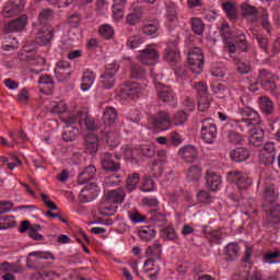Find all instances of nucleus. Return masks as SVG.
<instances>
[{"instance_id": "obj_50", "label": "nucleus", "mask_w": 280, "mask_h": 280, "mask_svg": "<svg viewBox=\"0 0 280 280\" xmlns=\"http://www.w3.org/2000/svg\"><path fill=\"white\" fill-rule=\"evenodd\" d=\"M128 215H129V220H131L133 224H141V222H145V220H148V217L141 214L137 210L129 211Z\"/></svg>"}, {"instance_id": "obj_31", "label": "nucleus", "mask_w": 280, "mask_h": 280, "mask_svg": "<svg viewBox=\"0 0 280 280\" xmlns=\"http://www.w3.org/2000/svg\"><path fill=\"white\" fill-rule=\"evenodd\" d=\"M203 235L210 244H222V237L224 236L220 230L208 231L207 228L203 229Z\"/></svg>"}, {"instance_id": "obj_17", "label": "nucleus", "mask_w": 280, "mask_h": 280, "mask_svg": "<svg viewBox=\"0 0 280 280\" xmlns=\"http://www.w3.org/2000/svg\"><path fill=\"white\" fill-rule=\"evenodd\" d=\"M125 198L126 192H124V189L121 188L109 190L105 194V202H108L109 205H121Z\"/></svg>"}, {"instance_id": "obj_19", "label": "nucleus", "mask_w": 280, "mask_h": 280, "mask_svg": "<svg viewBox=\"0 0 280 280\" xmlns=\"http://www.w3.org/2000/svg\"><path fill=\"white\" fill-rule=\"evenodd\" d=\"M143 19V8L136 7L133 8L127 15H126V23L127 25H131L135 27L141 23Z\"/></svg>"}, {"instance_id": "obj_30", "label": "nucleus", "mask_w": 280, "mask_h": 280, "mask_svg": "<svg viewBox=\"0 0 280 280\" xmlns=\"http://www.w3.org/2000/svg\"><path fill=\"white\" fill-rule=\"evenodd\" d=\"M240 256V245L237 243H230L225 247L226 261H235Z\"/></svg>"}, {"instance_id": "obj_52", "label": "nucleus", "mask_w": 280, "mask_h": 280, "mask_svg": "<svg viewBox=\"0 0 280 280\" xmlns=\"http://www.w3.org/2000/svg\"><path fill=\"white\" fill-rule=\"evenodd\" d=\"M241 10L244 19H248V16H257L258 13L257 8L250 4H242Z\"/></svg>"}, {"instance_id": "obj_28", "label": "nucleus", "mask_w": 280, "mask_h": 280, "mask_svg": "<svg viewBox=\"0 0 280 280\" xmlns=\"http://www.w3.org/2000/svg\"><path fill=\"white\" fill-rule=\"evenodd\" d=\"M79 124H84L88 130H97V124H95V119L89 115L86 112H79Z\"/></svg>"}, {"instance_id": "obj_18", "label": "nucleus", "mask_w": 280, "mask_h": 280, "mask_svg": "<svg viewBox=\"0 0 280 280\" xmlns=\"http://www.w3.org/2000/svg\"><path fill=\"white\" fill-rule=\"evenodd\" d=\"M52 38H54V30L44 27L37 32L35 43L37 45H40L42 47H45L46 45H49L51 43Z\"/></svg>"}, {"instance_id": "obj_2", "label": "nucleus", "mask_w": 280, "mask_h": 280, "mask_svg": "<svg viewBox=\"0 0 280 280\" xmlns=\"http://www.w3.org/2000/svg\"><path fill=\"white\" fill-rule=\"evenodd\" d=\"M139 93H141V85L138 82L125 81L118 88V95L122 100L139 97Z\"/></svg>"}, {"instance_id": "obj_25", "label": "nucleus", "mask_w": 280, "mask_h": 280, "mask_svg": "<svg viewBox=\"0 0 280 280\" xmlns=\"http://www.w3.org/2000/svg\"><path fill=\"white\" fill-rule=\"evenodd\" d=\"M22 0H19V2H11L3 9V16L5 19H10L12 16H16L23 10V3H21Z\"/></svg>"}, {"instance_id": "obj_1", "label": "nucleus", "mask_w": 280, "mask_h": 280, "mask_svg": "<svg viewBox=\"0 0 280 280\" xmlns=\"http://www.w3.org/2000/svg\"><path fill=\"white\" fill-rule=\"evenodd\" d=\"M188 65L190 67V71L199 75L202 73V69H205V55L202 54V49L192 48L188 54Z\"/></svg>"}, {"instance_id": "obj_23", "label": "nucleus", "mask_w": 280, "mask_h": 280, "mask_svg": "<svg viewBox=\"0 0 280 280\" xmlns=\"http://www.w3.org/2000/svg\"><path fill=\"white\" fill-rule=\"evenodd\" d=\"M265 131L264 129L256 127L249 130V143L259 148L264 143Z\"/></svg>"}, {"instance_id": "obj_11", "label": "nucleus", "mask_w": 280, "mask_h": 280, "mask_svg": "<svg viewBox=\"0 0 280 280\" xmlns=\"http://www.w3.org/2000/svg\"><path fill=\"white\" fill-rule=\"evenodd\" d=\"M27 26V16L21 15L20 18L12 20L3 27L4 34H12L14 32H21Z\"/></svg>"}, {"instance_id": "obj_45", "label": "nucleus", "mask_w": 280, "mask_h": 280, "mask_svg": "<svg viewBox=\"0 0 280 280\" xmlns=\"http://www.w3.org/2000/svg\"><path fill=\"white\" fill-rule=\"evenodd\" d=\"M197 104L198 109L201 113H205V110H207L211 106V96L209 94H206L203 96H197Z\"/></svg>"}, {"instance_id": "obj_37", "label": "nucleus", "mask_w": 280, "mask_h": 280, "mask_svg": "<svg viewBox=\"0 0 280 280\" xmlns=\"http://www.w3.org/2000/svg\"><path fill=\"white\" fill-rule=\"evenodd\" d=\"M78 135H80V130L73 126H66V129L62 133L63 141H75L78 139Z\"/></svg>"}, {"instance_id": "obj_44", "label": "nucleus", "mask_w": 280, "mask_h": 280, "mask_svg": "<svg viewBox=\"0 0 280 280\" xmlns=\"http://www.w3.org/2000/svg\"><path fill=\"white\" fill-rule=\"evenodd\" d=\"M156 235V230L152 229L151 226H144L142 230L139 231V237L143 240V242H150L154 240Z\"/></svg>"}, {"instance_id": "obj_57", "label": "nucleus", "mask_w": 280, "mask_h": 280, "mask_svg": "<svg viewBox=\"0 0 280 280\" xmlns=\"http://www.w3.org/2000/svg\"><path fill=\"white\" fill-rule=\"evenodd\" d=\"M103 89H113L115 86V77L106 74L105 72L101 75Z\"/></svg>"}, {"instance_id": "obj_40", "label": "nucleus", "mask_w": 280, "mask_h": 280, "mask_svg": "<svg viewBox=\"0 0 280 280\" xmlns=\"http://www.w3.org/2000/svg\"><path fill=\"white\" fill-rule=\"evenodd\" d=\"M187 119H189V115H187L185 110H178L171 118V124H173V126H184Z\"/></svg>"}, {"instance_id": "obj_64", "label": "nucleus", "mask_w": 280, "mask_h": 280, "mask_svg": "<svg viewBox=\"0 0 280 280\" xmlns=\"http://www.w3.org/2000/svg\"><path fill=\"white\" fill-rule=\"evenodd\" d=\"M270 218H273V220H277L280 222V205H276L272 208L268 209V212H266Z\"/></svg>"}, {"instance_id": "obj_27", "label": "nucleus", "mask_w": 280, "mask_h": 280, "mask_svg": "<svg viewBox=\"0 0 280 280\" xmlns=\"http://www.w3.org/2000/svg\"><path fill=\"white\" fill-rule=\"evenodd\" d=\"M149 222L155 226H165L167 224V215L156 210L150 211Z\"/></svg>"}, {"instance_id": "obj_3", "label": "nucleus", "mask_w": 280, "mask_h": 280, "mask_svg": "<svg viewBox=\"0 0 280 280\" xmlns=\"http://www.w3.org/2000/svg\"><path fill=\"white\" fill-rule=\"evenodd\" d=\"M155 89L158 91V98L163 104H176V93L171 86H167L159 81H154Z\"/></svg>"}, {"instance_id": "obj_26", "label": "nucleus", "mask_w": 280, "mask_h": 280, "mask_svg": "<svg viewBox=\"0 0 280 280\" xmlns=\"http://www.w3.org/2000/svg\"><path fill=\"white\" fill-rule=\"evenodd\" d=\"M230 156L235 163H242L250 158V152L246 148H236L231 151Z\"/></svg>"}, {"instance_id": "obj_53", "label": "nucleus", "mask_w": 280, "mask_h": 280, "mask_svg": "<svg viewBox=\"0 0 280 280\" xmlns=\"http://www.w3.org/2000/svg\"><path fill=\"white\" fill-rule=\"evenodd\" d=\"M54 19V10L51 9H44L38 15V21L42 25H45L47 21H51Z\"/></svg>"}, {"instance_id": "obj_54", "label": "nucleus", "mask_w": 280, "mask_h": 280, "mask_svg": "<svg viewBox=\"0 0 280 280\" xmlns=\"http://www.w3.org/2000/svg\"><path fill=\"white\" fill-rule=\"evenodd\" d=\"M194 89L197 92V97L209 95V88L207 86V83L202 81L194 83Z\"/></svg>"}, {"instance_id": "obj_43", "label": "nucleus", "mask_w": 280, "mask_h": 280, "mask_svg": "<svg viewBox=\"0 0 280 280\" xmlns=\"http://www.w3.org/2000/svg\"><path fill=\"white\" fill-rule=\"evenodd\" d=\"M166 21L168 23L178 21V12L176 11V4H174V2L168 3L166 7Z\"/></svg>"}, {"instance_id": "obj_7", "label": "nucleus", "mask_w": 280, "mask_h": 280, "mask_svg": "<svg viewBox=\"0 0 280 280\" xmlns=\"http://www.w3.org/2000/svg\"><path fill=\"white\" fill-rule=\"evenodd\" d=\"M277 159V147H275V142H267L264 144L261 153L259 155V162L262 165H272Z\"/></svg>"}, {"instance_id": "obj_33", "label": "nucleus", "mask_w": 280, "mask_h": 280, "mask_svg": "<svg viewBox=\"0 0 280 280\" xmlns=\"http://www.w3.org/2000/svg\"><path fill=\"white\" fill-rule=\"evenodd\" d=\"M222 8L226 13V16L231 21H237V7L231 1H226L222 3Z\"/></svg>"}, {"instance_id": "obj_42", "label": "nucleus", "mask_w": 280, "mask_h": 280, "mask_svg": "<svg viewBox=\"0 0 280 280\" xmlns=\"http://www.w3.org/2000/svg\"><path fill=\"white\" fill-rule=\"evenodd\" d=\"M159 32V22L156 21H149L144 23L142 27V34H145L147 36H154Z\"/></svg>"}, {"instance_id": "obj_35", "label": "nucleus", "mask_w": 280, "mask_h": 280, "mask_svg": "<svg viewBox=\"0 0 280 280\" xmlns=\"http://www.w3.org/2000/svg\"><path fill=\"white\" fill-rule=\"evenodd\" d=\"M259 104H260V110H262L265 115H272L275 110V104H272V101L269 97L267 96L260 97Z\"/></svg>"}, {"instance_id": "obj_46", "label": "nucleus", "mask_w": 280, "mask_h": 280, "mask_svg": "<svg viewBox=\"0 0 280 280\" xmlns=\"http://www.w3.org/2000/svg\"><path fill=\"white\" fill-rule=\"evenodd\" d=\"M105 141L108 148H117L119 145V133L115 131H108L105 135Z\"/></svg>"}, {"instance_id": "obj_41", "label": "nucleus", "mask_w": 280, "mask_h": 280, "mask_svg": "<svg viewBox=\"0 0 280 280\" xmlns=\"http://www.w3.org/2000/svg\"><path fill=\"white\" fill-rule=\"evenodd\" d=\"M232 280H264V276L260 272H254L248 277V271H240L233 276Z\"/></svg>"}, {"instance_id": "obj_9", "label": "nucleus", "mask_w": 280, "mask_h": 280, "mask_svg": "<svg viewBox=\"0 0 280 280\" xmlns=\"http://www.w3.org/2000/svg\"><path fill=\"white\" fill-rule=\"evenodd\" d=\"M258 80L265 91H270L271 93L277 91V78L268 70H261L258 74Z\"/></svg>"}, {"instance_id": "obj_49", "label": "nucleus", "mask_w": 280, "mask_h": 280, "mask_svg": "<svg viewBox=\"0 0 280 280\" xmlns=\"http://www.w3.org/2000/svg\"><path fill=\"white\" fill-rule=\"evenodd\" d=\"M238 189H248L253 185V179L248 175L241 173L238 180L236 182Z\"/></svg>"}, {"instance_id": "obj_15", "label": "nucleus", "mask_w": 280, "mask_h": 280, "mask_svg": "<svg viewBox=\"0 0 280 280\" xmlns=\"http://www.w3.org/2000/svg\"><path fill=\"white\" fill-rule=\"evenodd\" d=\"M55 75L59 82L69 80L71 75V63L69 61H60L55 68Z\"/></svg>"}, {"instance_id": "obj_4", "label": "nucleus", "mask_w": 280, "mask_h": 280, "mask_svg": "<svg viewBox=\"0 0 280 280\" xmlns=\"http://www.w3.org/2000/svg\"><path fill=\"white\" fill-rule=\"evenodd\" d=\"M30 257H36V259H52V261L56 259V256L51 252H32L28 254L26 258V266L30 269L34 270H44L45 265L38 262V260H32Z\"/></svg>"}, {"instance_id": "obj_58", "label": "nucleus", "mask_w": 280, "mask_h": 280, "mask_svg": "<svg viewBox=\"0 0 280 280\" xmlns=\"http://www.w3.org/2000/svg\"><path fill=\"white\" fill-rule=\"evenodd\" d=\"M228 140L230 143H233V145H240L244 141V136L232 130L228 133Z\"/></svg>"}, {"instance_id": "obj_56", "label": "nucleus", "mask_w": 280, "mask_h": 280, "mask_svg": "<svg viewBox=\"0 0 280 280\" xmlns=\"http://www.w3.org/2000/svg\"><path fill=\"white\" fill-rule=\"evenodd\" d=\"M161 237H163L164 240H170L171 242H174V240H176V230H174V228H163L161 230Z\"/></svg>"}, {"instance_id": "obj_59", "label": "nucleus", "mask_w": 280, "mask_h": 280, "mask_svg": "<svg viewBox=\"0 0 280 280\" xmlns=\"http://www.w3.org/2000/svg\"><path fill=\"white\" fill-rule=\"evenodd\" d=\"M219 32L221 34V38H223V43H225L226 40H229V38H231V36H233V31H231V26H229V23L222 24Z\"/></svg>"}, {"instance_id": "obj_29", "label": "nucleus", "mask_w": 280, "mask_h": 280, "mask_svg": "<svg viewBox=\"0 0 280 280\" xmlns=\"http://www.w3.org/2000/svg\"><path fill=\"white\" fill-rule=\"evenodd\" d=\"M117 120V109L114 107H106L103 112V124L105 126H115Z\"/></svg>"}, {"instance_id": "obj_55", "label": "nucleus", "mask_w": 280, "mask_h": 280, "mask_svg": "<svg viewBox=\"0 0 280 280\" xmlns=\"http://www.w3.org/2000/svg\"><path fill=\"white\" fill-rule=\"evenodd\" d=\"M236 46L241 51H248V40H246V34L241 33L236 36Z\"/></svg>"}, {"instance_id": "obj_63", "label": "nucleus", "mask_w": 280, "mask_h": 280, "mask_svg": "<svg viewBox=\"0 0 280 280\" xmlns=\"http://www.w3.org/2000/svg\"><path fill=\"white\" fill-rule=\"evenodd\" d=\"M280 257V250L276 249L275 252H268L267 254H265L262 256V259L267 262V264H275L276 259H279Z\"/></svg>"}, {"instance_id": "obj_13", "label": "nucleus", "mask_w": 280, "mask_h": 280, "mask_svg": "<svg viewBox=\"0 0 280 280\" xmlns=\"http://www.w3.org/2000/svg\"><path fill=\"white\" fill-rule=\"evenodd\" d=\"M178 156H180L185 163H195L198 159V149L191 144L184 145L179 149Z\"/></svg>"}, {"instance_id": "obj_24", "label": "nucleus", "mask_w": 280, "mask_h": 280, "mask_svg": "<svg viewBox=\"0 0 280 280\" xmlns=\"http://www.w3.org/2000/svg\"><path fill=\"white\" fill-rule=\"evenodd\" d=\"M20 60L28 62V65H32V67H43V65H45V58L40 56H34L32 52L20 54Z\"/></svg>"}, {"instance_id": "obj_34", "label": "nucleus", "mask_w": 280, "mask_h": 280, "mask_svg": "<svg viewBox=\"0 0 280 280\" xmlns=\"http://www.w3.org/2000/svg\"><path fill=\"white\" fill-rule=\"evenodd\" d=\"M202 178V168L198 165H192L188 168L187 179L191 183H198Z\"/></svg>"}, {"instance_id": "obj_62", "label": "nucleus", "mask_w": 280, "mask_h": 280, "mask_svg": "<svg viewBox=\"0 0 280 280\" xmlns=\"http://www.w3.org/2000/svg\"><path fill=\"white\" fill-rule=\"evenodd\" d=\"M38 84H46L49 91H54V78L49 74H43L39 77Z\"/></svg>"}, {"instance_id": "obj_47", "label": "nucleus", "mask_w": 280, "mask_h": 280, "mask_svg": "<svg viewBox=\"0 0 280 280\" xmlns=\"http://www.w3.org/2000/svg\"><path fill=\"white\" fill-rule=\"evenodd\" d=\"M95 80V77H93V72H84L82 77V83L81 89L82 91H89L91 86H93V82Z\"/></svg>"}, {"instance_id": "obj_36", "label": "nucleus", "mask_w": 280, "mask_h": 280, "mask_svg": "<svg viewBox=\"0 0 280 280\" xmlns=\"http://www.w3.org/2000/svg\"><path fill=\"white\" fill-rule=\"evenodd\" d=\"M140 179H141V176L139 175V173H133L129 175L127 178V184L125 186V189L129 191V194L135 191V189H137V186L139 185Z\"/></svg>"}, {"instance_id": "obj_6", "label": "nucleus", "mask_w": 280, "mask_h": 280, "mask_svg": "<svg viewBox=\"0 0 280 280\" xmlns=\"http://www.w3.org/2000/svg\"><path fill=\"white\" fill-rule=\"evenodd\" d=\"M218 137V127L211 119H205L201 121V139L206 143H213Z\"/></svg>"}, {"instance_id": "obj_48", "label": "nucleus", "mask_w": 280, "mask_h": 280, "mask_svg": "<svg viewBox=\"0 0 280 280\" xmlns=\"http://www.w3.org/2000/svg\"><path fill=\"white\" fill-rule=\"evenodd\" d=\"M136 152H138V154H141V156L152 159V156H154V145L144 144L141 148L136 149Z\"/></svg>"}, {"instance_id": "obj_10", "label": "nucleus", "mask_w": 280, "mask_h": 280, "mask_svg": "<svg viewBox=\"0 0 280 280\" xmlns=\"http://www.w3.org/2000/svg\"><path fill=\"white\" fill-rule=\"evenodd\" d=\"M156 60H159V51L154 49L153 45H149L140 51L139 61L142 65H156Z\"/></svg>"}, {"instance_id": "obj_12", "label": "nucleus", "mask_w": 280, "mask_h": 280, "mask_svg": "<svg viewBox=\"0 0 280 280\" xmlns=\"http://www.w3.org/2000/svg\"><path fill=\"white\" fill-rule=\"evenodd\" d=\"M101 161L104 172L116 173L121 170V163L115 161V158L110 153L103 154Z\"/></svg>"}, {"instance_id": "obj_60", "label": "nucleus", "mask_w": 280, "mask_h": 280, "mask_svg": "<svg viewBox=\"0 0 280 280\" xmlns=\"http://www.w3.org/2000/svg\"><path fill=\"white\" fill-rule=\"evenodd\" d=\"M100 35L107 40L113 38L115 31L110 27V25H103L98 28Z\"/></svg>"}, {"instance_id": "obj_39", "label": "nucleus", "mask_w": 280, "mask_h": 280, "mask_svg": "<svg viewBox=\"0 0 280 280\" xmlns=\"http://www.w3.org/2000/svg\"><path fill=\"white\" fill-rule=\"evenodd\" d=\"M148 75V71L140 65H133L130 70V78L132 80H143Z\"/></svg>"}, {"instance_id": "obj_32", "label": "nucleus", "mask_w": 280, "mask_h": 280, "mask_svg": "<svg viewBox=\"0 0 280 280\" xmlns=\"http://www.w3.org/2000/svg\"><path fill=\"white\" fill-rule=\"evenodd\" d=\"M233 62L236 67V71H238V73H241L242 75H246L250 73L252 71L250 62L242 61V59L237 57H233Z\"/></svg>"}, {"instance_id": "obj_38", "label": "nucleus", "mask_w": 280, "mask_h": 280, "mask_svg": "<svg viewBox=\"0 0 280 280\" xmlns=\"http://www.w3.org/2000/svg\"><path fill=\"white\" fill-rule=\"evenodd\" d=\"M190 26H191L194 34H196L197 36H202V34L205 32V23L202 22V20L200 18H191Z\"/></svg>"}, {"instance_id": "obj_22", "label": "nucleus", "mask_w": 280, "mask_h": 280, "mask_svg": "<svg viewBox=\"0 0 280 280\" xmlns=\"http://www.w3.org/2000/svg\"><path fill=\"white\" fill-rule=\"evenodd\" d=\"M205 178H206V185L211 191H215V189L220 187V183H222L220 175H218L213 171H207Z\"/></svg>"}, {"instance_id": "obj_14", "label": "nucleus", "mask_w": 280, "mask_h": 280, "mask_svg": "<svg viewBox=\"0 0 280 280\" xmlns=\"http://www.w3.org/2000/svg\"><path fill=\"white\" fill-rule=\"evenodd\" d=\"M240 113L243 117L242 121H245V124H248V126H257V124L261 122L259 114H257V112L250 107L241 108Z\"/></svg>"}, {"instance_id": "obj_5", "label": "nucleus", "mask_w": 280, "mask_h": 280, "mask_svg": "<svg viewBox=\"0 0 280 280\" xmlns=\"http://www.w3.org/2000/svg\"><path fill=\"white\" fill-rule=\"evenodd\" d=\"M279 199V192H277V188L275 184L266 185L262 188V209L265 213H268L270 209V205H275V201Z\"/></svg>"}, {"instance_id": "obj_51", "label": "nucleus", "mask_w": 280, "mask_h": 280, "mask_svg": "<svg viewBox=\"0 0 280 280\" xmlns=\"http://www.w3.org/2000/svg\"><path fill=\"white\" fill-rule=\"evenodd\" d=\"M14 224H15L14 217L12 215L0 217V231H3L5 229H12Z\"/></svg>"}, {"instance_id": "obj_8", "label": "nucleus", "mask_w": 280, "mask_h": 280, "mask_svg": "<svg viewBox=\"0 0 280 280\" xmlns=\"http://www.w3.org/2000/svg\"><path fill=\"white\" fill-rule=\"evenodd\" d=\"M150 122L152 126H154V128H158L159 130H167V128H170L172 125V118L167 112L160 110L150 117Z\"/></svg>"}, {"instance_id": "obj_61", "label": "nucleus", "mask_w": 280, "mask_h": 280, "mask_svg": "<svg viewBox=\"0 0 280 280\" xmlns=\"http://www.w3.org/2000/svg\"><path fill=\"white\" fill-rule=\"evenodd\" d=\"M119 67L120 66L117 62L113 61L112 63L105 66L104 73L115 78V75H117V71H119Z\"/></svg>"}, {"instance_id": "obj_20", "label": "nucleus", "mask_w": 280, "mask_h": 280, "mask_svg": "<svg viewBox=\"0 0 280 280\" xmlns=\"http://www.w3.org/2000/svg\"><path fill=\"white\" fill-rule=\"evenodd\" d=\"M164 60L170 65H176L180 60V50L174 44H170L164 52Z\"/></svg>"}, {"instance_id": "obj_16", "label": "nucleus", "mask_w": 280, "mask_h": 280, "mask_svg": "<svg viewBox=\"0 0 280 280\" xmlns=\"http://www.w3.org/2000/svg\"><path fill=\"white\" fill-rule=\"evenodd\" d=\"M100 140L95 133H88L84 137V150L88 154H97Z\"/></svg>"}, {"instance_id": "obj_21", "label": "nucleus", "mask_w": 280, "mask_h": 280, "mask_svg": "<svg viewBox=\"0 0 280 280\" xmlns=\"http://www.w3.org/2000/svg\"><path fill=\"white\" fill-rule=\"evenodd\" d=\"M95 174H97V168H95L94 165L85 167L84 171L79 174L78 184L86 185L89 180H93L95 178Z\"/></svg>"}]
</instances>
